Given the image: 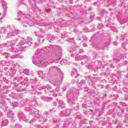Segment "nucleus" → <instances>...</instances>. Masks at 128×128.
Returning <instances> with one entry per match:
<instances>
[{"label": "nucleus", "mask_w": 128, "mask_h": 128, "mask_svg": "<svg viewBox=\"0 0 128 128\" xmlns=\"http://www.w3.org/2000/svg\"><path fill=\"white\" fill-rule=\"evenodd\" d=\"M72 72L73 74H74V70L72 71Z\"/></svg>", "instance_id": "42"}, {"label": "nucleus", "mask_w": 128, "mask_h": 128, "mask_svg": "<svg viewBox=\"0 0 128 128\" xmlns=\"http://www.w3.org/2000/svg\"><path fill=\"white\" fill-rule=\"evenodd\" d=\"M82 81H80V84H82Z\"/></svg>", "instance_id": "47"}, {"label": "nucleus", "mask_w": 128, "mask_h": 128, "mask_svg": "<svg viewBox=\"0 0 128 128\" xmlns=\"http://www.w3.org/2000/svg\"><path fill=\"white\" fill-rule=\"evenodd\" d=\"M2 84H4V82H2V80H0V90H2Z\"/></svg>", "instance_id": "23"}, {"label": "nucleus", "mask_w": 128, "mask_h": 128, "mask_svg": "<svg viewBox=\"0 0 128 128\" xmlns=\"http://www.w3.org/2000/svg\"><path fill=\"white\" fill-rule=\"evenodd\" d=\"M104 27V25L102 24H100L98 26V28H102Z\"/></svg>", "instance_id": "28"}, {"label": "nucleus", "mask_w": 128, "mask_h": 128, "mask_svg": "<svg viewBox=\"0 0 128 128\" xmlns=\"http://www.w3.org/2000/svg\"><path fill=\"white\" fill-rule=\"evenodd\" d=\"M6 62L4 60H2L0 62V66H6Z\"/></svg>", "instance_id": "20"}, {"label": "nucleus", "mask_w": 128, "mask_h": 128, "mask_svg": "<svg viewBox=\"0 0 128 128\" xmlns=\"http://www.w3.org/2000/svg\"><path fill=\"white\" fill-rule=\"evenodd\" d=\"M17 58H24V56H22V55H18L17 56Z\"/></svg>", "instance_id": "29"}, {"label": "nucleus", "mask_w": 128, "mask_h": 128, "mask_svg": "<svg viewBox=\"0 0 128 128\" xmlns=\"http://www.w3.org/2000/svg\"><path fill=\"white\" fill-rule=\"evenodd\" d=\"M50 50V47H46L44 49H38L37 54H35L32 56V62L34 64H36L37 66H39L40 68H46L48 64H46V60H40V57L38 55L40 54V53L44 54L46 52H48Z\"/></svg>", "instance_id": "1"}, {"label": "nucleus", "mask_w": 128, "mask_h": 128, "mask_svg": "<svg viewBox=\"0 0 128 128\" xmlns=\"http://www.w3.org/2000/svg\"><path fill=\"white\" fill-rule=\"evenodd\" d=\"M8 64H12V62L10 61V62H8Z\"/></svg>", "instance_id": "37"}, {"label": "nucleus", "mask_w": 128, "mask_h": 128, "mask_svg": "<svg viewBox=\"0 0 128 128\" xmlns=\"http://www.w3.org/2000/svg\"><path fill=\"white\" fill-rule=\"evenodd\" d=\"M14 128H22V126H20L18 124H16V126H14Z\"/></svg>", "instance_id": "25"}, {"label": "nucleus", "mask_w": 128, "mask_h": 128, "mask_svg": "<svg viewBox=\"0 0 128 128\" xmlns=\"http://www.w3.org/2000/svg\"><path fill=\"white\" fill-rule=\"evenodd\" d=\"M126 78H128V74L127 76H126Z\"/></svg>", "instance_id": "46"}, {"label": "nucleus", "mask_w": 128, "mask_h": 128, "mask_svg": "<svg viewBox=\"0 0 128 128\" xmlns=\"http://www.w3.org/2000/svg\"><path fill=\"white\" fill-rule=\"evenodd\" d=\"M4 72V70H2V69H0V74L1 72Z\"/></svg>", "instance_id": "38"}, {"label": "nucleus", "mask_w": 128, "mask_h": 128, "mask_svg": "<svg viewBox=\"0 0 128 128\" xmlns=\"http://www.w3.org/2000/svg\"><path fill=\"white\" fill-rule=\"evenodd\" d=\"M66 87L65 86L63 88V92H66Z\"/></svg>", "instance_id": "36"}, {"label": "nucleus", "mask_w": 128, "mask_h": 128, "mask_svg": "<svg viewBox=\"0 0 128 128\" xmlns=\"http://www.w3.org/2000/svg\"><path fill=\"white\" fill-rule=\"evenodd\" d=\"M128 64V61L125 60V61L124 62L123 64Z\"/></svg>", "instance_id": "35"}, {"label": "nucleus", "mask_w": 128, "mask_h": 128, "mask_svg": "<svg viewBox=\"0 0 128 128\" xmlns=\"http://www.w3.org/2000/svg\"><path fill=\"white\" fill-rule=\"evenodd\" d=\"M26 44H30L32 42V38L28 37L26 40H25Z\"/></svg>", "instance_id": "11"}, {"label": "nucleus", "mask_w": 128, "mask_h": 128, "mask_svg": "<svg viewBox=\"0 0 128 128\" xmlns=\"http://www.w3.org/2000/svg\"><path fill=\"white\" fill-rule=\"evenodd\" d=\"M8 120H4L1 122V126H8Z\"/></svg>", "instance_id": "8"}, {"label": "nucleus", "mask_w": 128, "mask_h": 128, "mask_svg": "<svg viewBox=\"0 0 128 128\" xmlns=\"http://www.w3.org/2000/svg\"><path fill=\"white\" fill-rule=\"evenodd\" d=\"M0 104H2L4 106H6V101L4 100H2L0 102Z\"/></svg>", "instance_id": "21"}, {"label": "nucleus", "mask_w": 128, "mask_h": 128, "mask_svg": "<svg viewBox=\"0 0 128 128\" xmlns=\"http://www.w3.org/2000/svg\"><path fill=\"white\" fill-rule=\"evenodd\" d=\"M2 54V56H4L6 58H8L10 57V54L8 52H4Z\"/></svg>", "instance_id": "17"}, {"label": "nucleus", "mask_w": 128, "mask_h": 128, "mask_svg": "<svg viewBox=\"0 0 128 128\" xmlns=\"http://www.w3.org/2000/svg\"><path fill=\"white\" fill-rule=\"evenodd\" d=\"M71 122L72 121L70 120H65L64 122V128H66V126H68V124H70Z\"/></svg>", "instance_id": "12"}, {"label": "nucleus", "mask_w": 128, "mask_h": 128, "mask_svg": "<svg viewBox=\"0 0 128 128\" xmlns=\"http://www.w3.org/2000/svg\"><path fill=\"white\" fill-rule=\"evenodd\" d=\"M20 34V31L18 30H12L8 33V37L10 38V36H16V34Z\"/></svg>", "instance_id": "6"}, {"label": "nucleus", "mask_w": 128, "mask_h": 128, "mask_svg": "<svg viewBox=\"0 0 128 128\" xmlns=\"http://www.w3.org/2000/svg\"><path fill=\"white\" fill-rule=\"evenodd\" d=\"M2 114V112H0V114Z\"/></svg>", "instance_id": "49"}, {"label": "nucleus", "mask_w": 128, "mask_h": 128, "mask_svg": "<svg viewBox=\"0 0 128 128\" xmlns=\"http://www.w3.org/2000/svg\"><path fill=\"white\" fill-rule=\"evenodd\" d=\"M68 42H74V40H73L72 38L69 39V40H68Z\"/></svg>", "instance_id": "32"}, {"label": "nucleus", "mask_w": 128, "mask_h": 128, "mask_svg": "<svg viewBox=\"0 0 128 128\" xmlns=\"http://www.w3.org/2000/svg\"><path fill=\"white\" fill-rule=\"evenodd\" d=\"M23 73L24 74H26L27 76H30V74H32V73H30V70L28 69L24 70L23 71Z\"/></svg>", "instance_id": "15"}, {"label": "nucleus", "mask_w": 128, "mask_h": 128, "mask_svg": "<svg viewBox=\"0 0 128 128\" xmlns=\"http://www.w3.org/2000/svg\"><path fill=\"white\" fill-rule=\"evenodd\" d=\"M3 110H4L5 112H8V110L6 109V106H4V108H3Z\"/></svg>", "instance_id": "31"}, {"label": "nucleus", "mask_w": 128, "mask_h": 128, "mask_svg": "<svg viewBox=\"0 0 128 128\" xmlns=\"http://www.w3.org/2000/svg\"><path fill=\"white\" fill-rule=\"evenodd\" d=\"M50 98L46 97V98H44V100L45 102H50Z\"/></svg>", "instance_id": "22"}, {"label": "nucleus", "mask_w": 128, "mask_h": 128, "mask_svg": "<svg viewBox=\"0 0 128 128\" xmlns=\"http://www.w3.org/2000/svg\"><path fill=\"white\" fill-rule=\"evenodd\" d=\"M83 82L84 84H86V81L85 80L83 81Z\"/></svg>", "instance_id": "43"}, {"label": "nucleus", "mask_w": 128, "mask_h": 128, "mask_svg": "<svg viewBox=\"0 0 128 128\" xmlns=\"http://www.w3.org/2000/svg\"><path fill=\"white\" fill-rule=\"evenodd\" d=\"M58 104L60 108H64L65 106H64V102H62V100H60Z\"/></svg>", "instance_id": "14"}, {"label": "nucleus", "mask_w": 128, "mask_h": 128, "mask_svg": "<svg viewBox=\"0 0 128 128\" xmlns=\"http://www.w3.org/2000/svg\"><path fill=\"white\" fill-rule=\"evenodd\" d=\"M14 114L12 111H10L7 114V116L8 118H14Z\"/></svg>", "instance_id": "10"}, {"label": "nucleus", "mask_w": 128, "mask_h": 128, "mask_svg": "<svg viewBox=\"0 0 128 128\" xmlns=\"http://www.w3.org/2000/svg\"><path fill=\"white\" fill-rule=\"evenodd\" d=\"M127 70H128V69H127Z\"/></svg>", "instance_id": "53"}, {"label": "nucleus", "mask_w": 128, "mask_h": 128, "mask_svg": "<svg viewBox=\"0 0 128 128\" xmlns=\"http://www.w3.org/2000/svg\"><path fill=\"white\" fill-rule=\"evenodd\" d=\"M52 62H50V64H52Z\"/></svg>", "instance_id": "50"}, {"label": "nucleus", "mask_w": 128, "mask_h": 128, "mask_svg": "<svg viewBox=\"0 0 128 128\" xmlns=\"http://www.w3.org/2000/svg\"><path fill=\"white\" fill-rule=\"evenodd\" d=\"M19 118H20L22 120H26V116H24V114L22 112H20L19 114Z\"/></svg>", "instance_id": "9"}, {"label": "nucleus", "mask_w": 128, "mask_h": 128, "mask_svg": "<svg viewBox=\"0 0 128 128\" xmlns=\"http://www.w3.org/2000/svg\"><path fill=\"white\" fill-rule=\"evenodd\" d=\"M127 110V112H128V108H122V112H124V110Z\"/></svg>", "instance_id": "34"}, {"label": "nucleus", "mask_w": 128, "mask_h": 128, "mask_svg": "<svg viewBox=\"0 0 128 128\" xmlns=\"http://www.w3.org/2000/svg\"><path fill=\"white\" fill-rule=\"evenodd\" d=\"M124 58H126V56H124V57L122 58L123 60H124Z\"/></svg>", "instance_id": "41"}, {"label": "nucleus", "mask_w": 128, "mask_h": 128, "mask_svg": "<svg viewBox=\"0 0 128 128\" xmlns=\"http://www.w3.org/2000/svg\"><path fill=\"white\" fill-rule=\"evenodd\" d=\"M38 74H39V76H42V74H44V72L42 71H38Z\"/></svg>", "instance_id": "24"}, {"label": "nucleus", "mask_w": 128, "mask_h": 128, "mask_svg": "<svg viewBox=\"0 0 128 128\" xmlns=\"http://www.w3.org/2000/svg\"><path fill=\"white\" fill-rule=\"evenodd\" d=\"M17 66H18V64H17Z\"/></svg>", "instance_id": "51"}, {"label": "nucleus", "mask_w": 128, "mask_h": 128, "mask_svg": "<svg viewBox=\"0 0 128 128\" xmlns=\"http://www.w3.org/2000/svg\"><path fill=\"white\" fill-rule=\"evenodd\" d=\"M62 82V77H59L58 78L56 79L54 84V86H57L54 92H53L54 94H57L58 92H60V87L58 86H60Z\"/></svg>", "instance_id": "4"}, {"label": "nucleus", "mask_w": 128, "mask_h": 128, "mask_svg": "<svg viewBox=\"0 0 128 128\" xmlns=\"http://www.w3.org/2000/svg\"><path fill=\"white\" fill-rule=\"evenodd\" d=\"M34 80L33 79H32L30 80L31 82H34Z\"/></svg>", "instance_id": "40"}, {"label": "nucleus", "mask_w": 128, "mask_h": 128, "mask_svg": "<svg viewBox=\"0 0 128 128\" xmlns=\"http://www.w3.org/2000/svg\"><path fill=\"white\" fill-rule=\"evenodd\" d=\"M6 46H8L7 44L4 43L2 44H0V48H6Z\"/></svg>", "instance_id": "18"}, {"label": "nucleus", "mask_w": 128, "mask_h": 128, "mask_svg": "<svg viewBox=\"0 0 128 128\" xmlns=\"http://www.w3.org/2000/svg\"><path fill=\"white\" fill-rule=\"evenodd\" d=\"M0 22H2V18H0Z\"/></svg>", "instance_id": "44"}, {"label": "nucleus", "mask_w": 128, "mask_h": 128, "mask_svg": "<svg viewBox=\"0 0 128 128\" xmlns=\"http://www.w3.org/2000/svg\"><path fill=\"white\" fill-rule=\"evenodd\" d=\"M80 56H76L75 57V60H77V61H78V60H80Z\"/></svg>", "instance_id": "27"}, {"label": "nucleus", "mask_w": 128, "mask_h": 128, "mask_svg": "<svg viewBox=\"0 0 128 128\" xmlns=\"http://www.w3.org/2000/svg\"><path fill=\"white\" fill-rule=\"evenodd\" d=\"M92 46L94 48H96V50H100L101 48L100 47V46L92 45Z\"/></svg>", "instance_id": "19"}, {"label": "nucleus", "mask_w": 128, "mask_h": 128, "mask_svg": "<svg viewBox=\"0 0 128 128\" xmlns=\"http://www.w3.org/2000/svg\"><path fill=\"white\" fill-rule=\"evenodd\" d=\"M47 40H49L50 42H52V40H54V36L50 34L47 36Z\"/></svg>", "instance_id": "13"}, {"label": "nucleus", "mask_w": 128, "mask_h": 128, "mask_svg": "<svg viewBox=\"0 0 128 128\" xmlns=\"http://www.w3.org/2000/svg\"><path fill=\"white\" fill-rule=\"evenodd\" d=\"M18 38H16L15 40L10 41V45L8 46V50H9L10 52H22L24 50V47L20 46L17 48L14 47V46H16V44H18Z\"/></svg>", "instance_id": "2"}, {"label": "nucleus", "mask_w": 128, "mask_h": 128, "mask_svg": "<svg viewBox=\"0 0 128 128\" xmlns=\"http://www.w3.org/2000/svg\"><path fill=\"white\" fill-rule=\"evenodd\" d=\"M10 104L13 108H16V106H18V104L16 102L10 103Z\"/></svg>", "instance_id": "16"}, {"label": "nucleus", "mask_w": 128, "mask_h": 128, "mask_svg": "<svg viewBox=\"0 0 128 128\" xmlns=\"http://www.w3.org/2000/svg\"><path fill=\"white\" fill-rule=\"evenodd\" d=\"M70 92H72V91H68L67 94V98L69 100L68 103L70 106H72L74 104V100L76 98L73 94H70Z\"/></svg>", "instance_id": "5"}, {"label": "nucleus", "mask_w": 128, "mask_h": 128, "mask_svg": "<svg viewBox=\"0 0 128 128\" xmlns=\"http://www.w3.org/2000/svg\"><path fill=\"white\" fill-rule=\"evenodd\" d=\"M97 20H100V18H97Z\"/></svg>", "instance_id": "45"}, {"label": "nucleus", "mask_w": 128, "mask_h": 128, "mask_svg": "<svg viewBox=\"0 0 128 128\" xmlns=\"http://www.w3.org/2000/svg\"><path fill=\"white\" fill-rule=\"evenodd\" d=\"M118 43L117 42H114V46H117Z\"/></svg>", "instance_id": "39"}, {"label": "nucleus", "mask_w": 128, "mask_h": 128, "mask_svg": "<svg viewBox=\"0 0 128 128\" xmlns=\"http://www.w3.org/2000/svg\"><path fill=\"white\" fill-rule=\"evenodd\" d=\"M18 40H20V42L18 44V46L20 48V46H22L24 44H26V40L24 38H18Z\"/></svg>", "instance_id": "7"}, {"label": "nucleus", "mask_w": 128, "mask_h": 128, "mask_svg": "<svg viewBox=\"0 0 128 128\" xmlns=\"http://www.w3.org/2000/svg\"><path fill=\"white\" fill-rule=\"evenodd\" d=\"M1 98H2V96H1Z\"/></svg>", "instance_id": "52"}, {"label": "nucleus", "mask_w": 128, "mask_h": 128, "mask_svg": "<svg viewBox=\"0 0 128 128\" xmlns=\"http://www.w3.org/2000/svg\"><path fill=\"white\" fill-rule=\"evenodd\" d=\"M54 50V52L51 55L52 60L54 62L60 60V56H62V48L58 46L55 47Z\"/></svg>", "instance_id": "3"}, {"label": "nucleus", "mask_w": 128, "mask_h": 128, "mask_svg": "<svg viewBox=\"0 0 128 128\" xmlns=\"http://www.w3.org/2000/svg\"><path fill=\"white\" fill-rule=\"evenodd\" d=\"M10 58H18V56H16V55L11 56H10Z\"/></svg>", "instance_id": "26"}, {"label": "nucleus", "mask_w": 128, "mask_h": 128, "mask_svg": "<svg viewBox=\"0 0 128 128\" xmlns=\"http://www.w3.org/2000/svg\"><path fill=\"white\" fill-rule=\"evenodd\" d=\"M72 56H74V54H72Z\"/></svg>", "instance_id": "48"}, {"label": "nucleus", "mask_w": 128, "mask_h": 128, "mask_svg": "<svg viewBox=\"0 0 128 128\" xmlns=\"http://www.w3.org/2000/svg\"><path fill=\"white\" fill-rule=\"evenodd\" d=\"M79 58H80V60H84V56H79Z\"/></svg>", "instance_id": "33"}, {"label": "nucleus", "mask_w": 128, "mask_h": 128, "mask_svg": "<svg viewBox=\"0 0 128 128\" xmlns=\"http://www.w3.org/2000/svg\"><path fill=\"white\" fill-rule=\"evenodd\" d=\"M36 36H38V38H44V36L42 35V34H38V35H36Z\"/></svg>", "instance_id": "30"}]
</instances>
